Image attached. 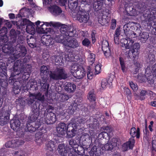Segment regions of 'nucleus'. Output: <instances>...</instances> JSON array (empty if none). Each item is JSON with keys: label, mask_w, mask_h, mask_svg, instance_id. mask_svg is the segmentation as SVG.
I'll return each mask as SVG.
<instances>
[{"label": "nucleus", "mask_w": 156, "mask_h": 156, "mask_svg": "<svg viewBox=\"0 0 156 156\" xmlns=\"http://www.w3.org/2000/svg\"><path fill=\"white\" fill-rule=\"evenodd\" d=\"M20 34V31H17L13 29L11 30L9 35V45H6L2 48V52L0 54V60L7 59L6 61L9 63H12L15 61L13 57H9L14 49L16 50L17 53L13 57L16 59L20 57H24L27 53L25 47L19 44H17L16 41L18 36Z\"/></svg>", "instance_id": "obj_1"}, {"label": "nucleus", "mask_w": 156, "mask_h": 156, "mask_svg": "<svg viewBox=\"0 0 156 156\" xmlns=\"http://www.w3.org/2000/svg\"><path fill=\"white\" fill-rule=\"evenodd\" d=\"M39 128H40V130L35 134V140L36 143L40 144L45 140L44 136L47 131L46 127H25V129L24 127H0V131L3 134L10 136L13 134V131H15L17 136L24 138L25 135L27 132H34Z\"/></svg>", "instance_id": "obj_2"}, {"label": "nucleus", "mask_w": 156, "mask_h": 156, "mask_svg": "<svg viewBox=\"0 0 156 156\" xmlns=\"http://www.w3.org/2000/svg\"><path fill=\"white\" fill-rule=\"evenodd\" d=\"M82 145L84 146L86 150H88L91 146H93L89 152L90 156H99L101 154V150H104L100 146L99 139L91 137L87 134H84L80 137V141Z\"/></svg>", "instance_id": "obj_3"}, {"label": "nucleus", "mask_w": 156, "mask_h": 156, "mask_svg": "<svg viewBox=\"0 0 156 156\" xmlns=\"http://www.w3.org/2000/svg\"><path fill=\"white\" fill-rule=\"evenodd\" d=\"M7 69L0 70V108L3 100L7 96L6 91L8 86Z\"/></svg>", "instance_id": "obj_4"}, {"label": "nucleus", "mask_w": 156, "mask_h": 156, "mask_svg": "<svg viewBox=\"0 0 156 156\" xmlns=\"http://www.w3.org/2000/svg\"><path fill=\"white\" fill-rule=\"evenodd\" d=\"M90 5L81 3V6L80 7L81 9L77 12L76 15L77 20L80 23H86L89 20L90 16L89 13L87 12L88 10L87 7H88Z\"/></svg>", "instance_id": "obj_5"}, {"label": "nucleus", "mask_w": 156, "mask_h": 156, "mask_svg": "<svg viewBox=\"0 0 156 156\" xmlns=\"http://www.w3.org/2000/svg\"><path fill=\"white\" fill-rule=\"evenodd\" d=\"M49 77L51 80H61L67 79L68 75L63 68L57 67L54 70L50 71Z\"/></svg>", "instance_id": "obj_6"}, {"label": "nucleus", "mask_w": 156, "mask_h": 156, "mask_svg": "<svg viewBox=\"0 0 156 156\" xmlns=\"http://www.w3.org/2000/svg\"><path fill=\"white\" fill-rule=\"evenodd\" d=\"M71 72L73 73L75 72L76 74L74 75V77L79 79H83L86 74L85 70L81 65H73L71 67Z\"/></svg>", "instance_id": "obj_7"}, {"label": "nucleus", "mask_w": 156, "mask_h": 156, "mask_svg": "<svg viewBox=\"0 0 156 156\" xmlns=\"http://www.w3.org/2000/svg\"><path fill=\"white\" fill-rule=\"evenodd\" d=\"M18 84L21 89L24 90H36L37 89V84L36 82H28V81L18 80Z\"/></svg>", "instance_id": "obj_8"}, {"label": "nucleus", "mask_w": 156, "mask_h": 156, "mask_svg": "<svg viewBox=\"0 0 156 156\" xmlns=\"http://www.w3.org/2000/svg\"><path fill=\"white\" fill-rule=\"evenodd\" d=\"M60 31L61 34H65L69 37H73L76 35V30L73 26L70 25H62L60 28Z\"/></svg>", "instance_id": "obj_9"}, {"label": "nucleus", "mask_w": 156, "mask_h": 156, "mask_svg": "<svg viewBox=\"0 0 156 156\" xmlns=\"http://www.w3.org/2000/svg\"><path fill=\"white\" fill-rule=\"evenodd\" d=\"M153 75V76L156 77V63L151 68L147 67L146 69V73L145 76L148 80V82L150 81L149 83H153V80L152 79Z\"/></svg>", "instance_id": "obj_10"}, {"label": "nucleus", "mask_w": 156, "mask_h": 156, "mask_svg": "<svg viewBox=\"0 0 156 156\" xmlns=\"http://www.w3.org/2000/svg\"><path fill=\"white\" fill-rule=\"evenodd\" d=\"M10 114L8 110L2 109L0 111V125L4 126L8 123Z\"/></svg>", "instance_id": "obj_11"}, {"label": "nucleus", "mask_w": 156, "mask_h": 156, "mask_svg": "<svg viewBox=\"0 0 156 156\" xmlns=\"http://www.w3.org/2000/svg\"><path fill=\"white\" fill-rule=\"evenodd\" d=\"M58 153L61 156H67L72 151L69 147L65 146L64 144H60L58 147Z\"/></svg>", "instance_id": "obj_12"}, {"label": "nucleus", "mask_w": 156, "mask_h": 156, "mask_svg": "<svg viewBox=\"0 0 156 156\" xmlns=\"http://www.w3.org/2000/svg\"><path fill=\"white\" fill-rule=\"evenodd\" d=\"M78 0H69L68 1V7L72 12L73 13H76L80 10V5L78 6ZM81 3V2H80Z\"/></svg>", "instance_id": "obj_13"}, {"label": "nucleus", "mask_w": 156, "mask_h": 156, "mask_svg": "<svg viewBox=\"0 0 156 156\" xmlns=\"http://www.w3.org/2000/svg\"><path fill=\"white\" fill-rule=\"evenodd\" d=\"M140 45L139 43H133L131 47V49L129 51L132 53V56L130 58H132L135 59H137L139 53V50Z\"/></svg>", "instance_id": "obj_14"}, {"label": "nucleus", "mask_w": 156, "mask_h": 156, "mask_svg": "<svg viewBox=\"0 0 156 156\" xmlns=\"http://www.w3.org/2000/svg\"><path fill=\"white\" fill-rule=\"evenodd\" d=\"M144 16L146 19H154L156 18V8H151L150 9H146L144 11Z\"/></svg>", "instance_id": "obj_15"}, {"label": "nucleus", "mask_w": 156, "mask_h": 156, "mask_svg": "<svg viewBox=\"0 0 156 156\" xmlns=\"http://www.w3.org/2000/svg\"><path fill=\"white\" fill-rule=\"evenodd\" d=\"M113 134L112 132H110L108 136H109V141L108 143V151H112L114 147L116 146L117 140L116 138L112 137Z\"/></svg>", "instance_id": "obj_16"}, {"label": "nucleus", "mask_w": 156, "mask_h": 156, "mask_svg": "<svg viewBox=\"0 0 156 156\" xmlns=\"http://www.w3.org/2000/svg\"><path fill=\"white\" fill-rule=\"evenodd\" d=\"M86 122V119H78L76 121L75 119H73L68 124L67 127H80L83 126Z\"/></svg>", "instance_id": "obj_17"}, {"label": "nucleus", "mask_w": 156, "mask_h": 156, "mask_svg": "<svg viewBox=\"0 0 156 156\" xmlns=\"http://www.w3.org/2000/svg\"><path fill=\"white\" fill-rule=\"evenodd\" d=\"M80 44L78 41L75 38L68 39L65 46L73 49L77 48L80 46Z\"/></svg>", "instance_id": "obj_18"}, {"label": "nucleus", "mask_w": 156, "mask_h": 156, "mask_svg": "<svg viewBox=\"0 0 156 156\" xmlns=\"http://www.w3.org/2000/svg\"><path fill=\"white\" fill-rule=\"evenodd\" d=\"M85 148L84 146H79L78 145L77 147L75 148L73 151H72L69 154H71L73 155L77 156V155H83L85 153Z\"/></svg>", "instance_id": "obj_19"}, {"label": "nucleus", "mask_w": 156, "mask_h": 156, "mask_svg": "<svg viewBox=\"0 0 156 156\" xmlns=\"http://www.w3.org/2000/svg\"><path fill=\"white\" fill-rule=\"evenodd\" d=\"M38 85L40 86L41 90L45 92V94H47L49 88V85L48 84L47 80L44 79L42 78L41 80H39L38 81Z\"/></svg>", "instance_id": "obj_20"}, {"label": "nucleus", "mask_w": 156, "mask_h": 156, "mask_svg": "<svg viewBox=\"0 0 156 156\" xmlns=\"http://www.w3.org/2000/svg\"><path fill=\"white\" fill-rule=\"evenodd\" d=\"M93 118V123H92V127H99L100 126V122H101L102 120H103L104 118V116L102 115H99L96 114L94 116V117H90V119H92Z\"/></svg>", "instance_id": "obj_21"}, {"label": "nucleus", "mask_w": 156, "mask_h": 156, "mask_svg": "<svg viewBox=\"0 0 156 156\" xmlns=\"http://www.w3.org/2000/svg\"><path fill=\"white\" fill-rule=\"evenodd\" d=\"M31 70V66L28 68L27 70H24L19 74H20V79H21L22 80H18L28 81L30 75Z\"/></svg>", "instance_id": "obj_22"}, {"label": "nucleus", "mask_w": 156, "mask_h": 156, "mask_svg": "<svg viewBox=\"0 0 156 156\" xmlns=\"http://www.w3.org/2000/svg\"><path fill=\"white\" fill-rule=\"evenodd\" d=\"M120 42L122 47H124L126 49H129L130 48L134 41L131 39L123 38L121 40Z\"/></svg>", "instance_id": "obj_23"}, {"label": "nucleus", "mask_w": 156, "mask_h": 156, "mask_svg": "<svg viewBox=\"0 0 156 156\" xmlns=\"http://www.w3.org/2000/svg\"><path fill=\"white\" fill-rule=\"evenodd\" d=\"M135 140L133 137L130 138L128 141L124 143L122 145V150L126 151L128 149H132L134 145Z\"/></svg>", "instance_id": "obj_24"}, {"label": "nucleus", "mask_w": 156, "mask_h": 156, "mask_svg": "<svg viewBox=\"0 0 156 156\" xmlns=\"http://www.w3.org/2000/svg\"><path fill=\"white\" fill-rule=\"evenodd\" d=\"M41 41L46 46H50L53 43V40L50 35H44L41 38Z\"/></svg>", "instance_id": "obj_25"}, {"label": "nucleus", "mask_w": 156, "mask_h": 156, "mask_svg": "<svg viewBox=\"0 0 156 156\" xmlns=\"http://www.w3.org/2000/svg\"><path fill=\"white\" fill-rule=\"evenodd\" d=\"M126 27H127V24L125 25L123 27L124 33L127 37L126 39H129V38L130 39L134 38L139 35L140 33L138 34H137L132 30H127L126 31Z\"/></svg>", "instance_id": "obj_26"}, {"label": "nucleus", "mask_w": 156, "mask_h": 156, "mask_svg": "<svg viewBox=\"0 0 156 156\" xmlns=\"http://www.w3.org/2000/svg\"><path fill=\"white\" fill-rule=\"evenodd\" d=\"M20 74V73L19 71H14L13 73L11 74V76L9 78L8 82L9 84L11 85L14 84L15 85L18 84V80L17 81V80L15 78L17 75L18 76Z\"/></svg>", "instance_id": "obj_27"}, {"label": "nucleus", "mask_w": 156, "mask_h": 156, "mask_svg": "<svg viewBox=\"0 0 156 156\" xmlns=\"http://www.w3.org/2000/svg\"><path fill=\"white\" fill-rule=\"evenodd\" d=\"M56 129L54 130V135L56 136L62 138H63L66 133V127H55Z\"/></svg>", "instance_id": "obj_28"}, {"label": "nucleus", "mask_w": 156, "mask_h": 156, "mask_svg": "<svg viewBox=\"0 0 156 156\" xmlns=\"http://www.w3.org/2000/svg\"><path fill=\"white\" fill-rule=\"evenodd\" d=\"M49 10L52 14L55 16L59 15L62 12L61 8L56 5L51 6L49 8Z\"/></svg>", "instance_id": "obj_29"}, {"label": "nucleus", "mask_w": 156, "mask_h": 156, "mask_svg": "<svg viewBox=\"0 0 156 156\" xmlns=\"http://www.w3.org/2000/svg\"><path fill=\"white\" fill-rule=\"evenodd\" d=\"M31 22L29 20L26 18L23 19L22 21H18L16 22L17 28L18 29H20L23 28V26L28 25L30 24V23H31Z\"/></svg>", "instance_id": "obj_30"}, {"label": "nucleus", "mask_w": 156, "mask_h": 156, "mask_svg": "<svg viewBox=\"0 0 156 156\" xmlns=\"http://www.w3.org/2000/svg\"><path fill=\"white\" fill-rule=\"evenodd\" d=\"M55 143L52 140H50L47 142L46 144V148L47 150L50 151V153L48 152L49 154H52L53 155V151L55 149Z\"/></svg>", "instance_id": "obj_31"}, {"label": "nucleus", "mask_w": 156, "mask_h": 156, "mask_svg": "<svg viewBox=\"0 0 156 156\" xmlns=\"http://www.w3.org/2000/svg\"><path fill=\"white\" fill-rule=\"evenodd\" d=\"M76 85L73 83L68 82L65 84L64 89L69 93L73 92L76 89Z\"/></svg>", "instance_id": "obj_32"}, {"label": "nucleus", "mask_w": 156, "mask_h": 156, "mask_svg": "<svg viewBox=\"0 0 156 156\" xmlns=\"http://www.w3.org/2000/svg\"><path fill=\"white\" fill-rule=\"evenodd\" d=\"M71 97V95H68L66 94H61L57 96L58 101L62 102H66Z\"/></svg>", "instance_id": "obj_33"}, {"label": "nucleus", "mask_w": 156, "mask_h": 156, "mask_svg": "<svg viewBox=\"0 0 156 156\" xmlns=\"http://www.w3.org/2000/svg\"><path fill=\"white\" fill-rule=\"evenodd\" d=\"M69 127H66V132L67 134V136L68 138H70L74 136L77 133V127H73V129L71 130H68Z\"/></svg>", "instance_id": "obj_34"}, {"label": "nucleus", "mask_w": 156, "mask_h": 156, "mask_svg": "<svg viewBox=\"0 0 156 156\" xmlns=\"http://www.w3.org/2000/svg\"><path fill=\"white\" fill-rule=\"evenodd\" d=\"M39 115L38 113L32 112L30 114L29 117V120L27 122L28 123H26L27 127H29L28 126V123H31L34 122L38 118Z\"/></svg>", "instance_id": "obj_35"}, {"label": "nucleus", "mask_w": 156, "mask_h": 156, "mask_svg": "<svg viewBox=\"0 0 156 156\" xmlns=\"http://www.w3.org/2000/svg\"><path fill=\"white\" fill-rule=\"evenodd\" d=\"M14 71H19L20 73V71L18 70L19 69L20 70L23 66V62L22 60L19 59L16 60L14 63Z\"/></svg>", "instance_id": "obj_36"}, {"label": "nucleus", "mask_w": 156, "mask_h": 156, "mask_svg": "<svg viewBox=\"0 0 156 156\" xmlns=\"http://www.w3.org/2000/svg\"><path fill=\"white\" fill-rule=\"evenodd\" d=\"M130 134L134 139L135 136H136L137 138L140 137V129L139 127L136 129L135 127H132L130 131Z\"/></svg>", "instance_id": "obj_37"}, {"label": "nucleus", "mask_w": 156, "mask_h": 156, "mask_svg": "<svg viewBox=\"0 0 156 156\" xmlns=\"http://www.w3.org/2000/svg\"><path fill=\"white\" fill-rule=\"evenodd\" d=\"M66 61H76L75 60V57L72 51L67 52L65 56Z\"/></svg>", "instance_id": "obj_38"}, {"label": "nucleus", "mask_w": 156, "mask_h": 156, "mask_svg": "<svg viewBox=\"0 0 156 156\" xmlns=\"http://www.w3.org/2000/svg\"><path fill=\"white\" fill-rule=\"evenodd\" d=\"M49 119H47L45 121V123L48 124H51L54 123L56 120L55 114L51 112Z\"/></svg>", "instance_id": "obj_39"}, {"label": "nucleus", "mask_w": 156, "mask_h": 156, "mask_svg": "<svg viewBox=\"0 0 156 156\" xmlns=\"http://www.w3.org/2000/svg\"><path fill=\"white\" fill-rule=\"evenodd\" d=\"M87 99L91 102H95L96 100V95L94 90L90 91L87 96Z\"/></svg>", "instance_id": "obj_40"}, {"label": "nucleus", "mask_w": 156, "mask_h": 156, "mask_svg": "<svg viewBox=\"0 0 156 156\" xmlns=\"http://www.w3.org/2000/svg\"><path fill=\"white\" fill-rule=\"evenodd\" d=\"M0 45L2 46V47H4L6 45H9V42L8 44L6 43L8 41V38L7 36H0ZM3 47H2V48Z\"/></svg>", "instance_id": "obj_41"}, {"label": "nucleus", "mask_w": 156, "mask_h": 156, "mask_svg": "<svg viewBox=\"0 0 156 156\" xmlns=\"http://www.w3.org/2000/svg\"><path fill=\"white\" fill-rule=\"evenodd\" d=\"M104 0H95L94 1V3L93 4V6L97 9L98 10L101 8L102 5H103V1Z\"/></svg>", "instance_id": "obj_42"}, {"label": "nucleus", "mask_w": 156, "mask_h": 156, "mask_svg": "<svg viewBox=\"0 0 156 156\" xmlns=\"http://www.w3.org/2000/svg\"><path fill=\"white\" fill-rule=\"evenodd\" d=\"M30 24L26 26V30L27 32L29 33H34L35 32V25L32 22Z\"/></svg>", "instance_id": "obj_43"}, {"label": "nucleus", "mask_w": 156, "mask_h": 156, "mask_svg": "<svg viewBox=\"0 0 156 156\" xmlns=\"http://www.w3.org/2000/svg\"><path fill=\"white\" fill-rule=\"evenodd\" d=\"M40 104L38 102L36 101L33 105L31 106L32 112L39 113V106Z\"/></svg>", "instance_id": "obj_44"}, {"label": "nucleus", "mask_w": 156, "mask_h": 156, "mask_svg": "<svg viewBox=\"0 0 156 156\" xmlns=\"http://www.w3.org/2000/svg\"><path fill=\"white\" fill-rule=\"evenodd\" d=\"M149 37V35L148 33L146 32H143L140 35V40L143 43H145L146 42Z\"/></svg>", "instance_id": "obj_45"}, {"label": "nucleus", "mask_w": 156, "mask_h": 156, "mask_svg": "<svg viewBox=\"0 0 156 156\" xmlns=\"http://www.w3.org/2000/svg\"><path fill=\"white\" fill-rule=\"evenodd\" d=\"M26 103V99L22 97L16 99V103L17 105H19L20 106H24Z\"/></svg>", "instance_id": "obj_46"}, {"label": "nucleus", "mask_w": 156, "mask_h": 156, "mask_svg": "<svg viewBox=\"0 0 156 156\" xmlns=\"http://www.w3.org/2000/svg\"><path fill=\"white\" fill-rule=\"evenodd\" d=\"M44 25V23H43L40 25V27H36V30L37 32L39 34H44L46 32L47 28H44L43 26Z\"/></svg>", "instance_id": "obj_47"}, {"label": "nucleus", "mask_w": 156, "mask_h": 156, "mask_svg": "<svg viewBox=\"0 0 156 156\" xmlns=\"http://www.w3.org/2000/svg\"><path fill=\"white\" fill-rule=\"evenodd\" d=\"M34 97L35 99L41 102L44 101L45 99V97L44 95H42L41 93H38L36 94H34Z\"/></svg>", "instance_id": "obj_48"}, {"label": "nucleus", "mask_w": 156, "mask_h": 156, "mask_svg": "<svg viewBox=\"0 0 156 156\" xmlns=\"http://www.w3.org/2000/svg\"><path fill=\"white\" fill-rule=\"evenodd\" d=\"M20 122L18 119H13L10 121V127H20Z\"/></svg>", "instance_id": "obj_49"}, {"label": "nucleus", "mask_w": 156, "mask_h": 156, "mask_svg": "<svg viewBox=\"0 0 156 156\" xmlns=\"http://www.w3.org/2000/svg\"><path fill=\"white\" fill-rule=\"evenodd\" d=\"M62 58L60 55H54L53 60H55L56 65H61L62 60Z\"/></svg>", "instance_id": "obj_50"}, {"label": "nucleus", "mask_w": 156, "mask_h": 156, "mask_svg": "<svg viewBox=\"0 0 156 156\" xmlns=\"http://www.w3.org/2000/svg\"><path fill=\"white\" fill-rule=\"evenodd\" d=\"M14 143H13L14 148H17L20 146L23 145L24 143V140H19L15 139L13 140Z\"/></svg>", "instance_id": "obj_51"}, {"label": "nucleus", "mask_w": 156, "mask_h": 156, "mask_svg": "<svg viewBox=\"0 0 156 156\" xmlns=\"http://www.w3.org/2000/svg\"><path fill=\"white\" fill-rule=\"evenodd\" d=\"M69 143L70 146L72 147V148H70L71 151H73L74 149L77 147V146H78V145L76 140L73 139L70 140L69 141Z\"/></svg>", "instance_id": "obj_52"}, {"label": "nucleus", "mask_w": 156, "mask_h": 156, "mask_svg": "<svg viewBox=\"0 0 156 156\" xmlns=\"http://www.w3.org/2000/svg\"><path fill=\"white\" fill-rule=\"evenodd\" d=\"M26 103L28 105H31L35 101V99L34 97V94H30L29 98L27 99H26Z\"/></svg>", "instance_id": "obj_53"}, {"label": "nucleus", "mask_w": 156, "mask_h": 156, "mask_svg": "<svg viewBox=\"0 0 156 156\" xmlns=\"http://www.w3.org/2000/svg\"><path fill=\"white\" fill-rule=\"evenodd\" d=\"M41 74V76L47 74L48 72V70L47 67L45 66H42L40 69Z\"/></svg>", "instance_id": "obj_54"}, {"label": "nucleus", "mask_w": 156, "mask_h": 156, "mask_svg": "<svg viewBox=\"0 0 156 156\" xmlns=\"http://www.w3.org/2000/svg\"><path fill=\"white\" fill-rule=\"evenodd\" d=\"M67 37V36H65V34H60V43L64 44L65 45L67 41L68 40V39L66 38Z\"/></svg>", "instance_id": "obj_55"}, {"label": "nucleus", "mask_w": 156, "mask_h": 156, "mask_svg": "<svg viewBox=\"0 0 156 156\" xmlns=\"http://www.w3.org/2000/svg\"><path fill=\"white\" fill-rule=\"evenodd\" d=\"M87 78L89 79H91L93 76V74L91 72V68L90 66H88L87 69Z\"/></svg>", "instance_id": "obj_56"}, {"label": "nucleus", "mask_w": 156, "mask_h": 156, "mask_svg": "<svg viewBox=\"0 0 156 156\" xmlns=\"http://www.w3.org/2000/svg\"><path fill=\"white\" fill-rule=\"evenodd\" d=\"M21 89V88L19 84H17L16 85L15 84L13 87V92L15 94H17L20 93Z\"/></svg>", "instance_id": "obj_57"}, {"label": "nucleus", "mask_w": 156, "mask_h": 156, "mask_svg": "<svg viewBox=\"0 0 156 156\" xmlns=\"http://www.w3.org/2000/svg\"><path fill=\"white\" fill-rule=\"evenodd\" d=\"M95 55L94 53H90L88 56V60L91 64H92L95 62Z\"/></svg>", "instance_id": "obj_58"}, {"label": "nucleus", "mask_w": 156, "mask_h": 156, "mask_svg": "<svg viewBox=\"0 0 156 156\" xmlns=\"http://www.w3.org/2000/svg\"><path fill=\"white\" fill-rule=\"evenodd\" d=\"M7 28L5 27H3L0 30V36H7Z\"/></svg>", "instance_id": "obj_59"}, {"label": "nucleus", "mask_w": 156, "mask_h": 156, "mask_svg": "<svg viewBox=\"0 0 156 156\" xmlns=\"http://www.w3.org/2000/svg\"><path fill=\"white\" fill-rule=\"evenodd\" d=\"M107 15H104V14H103L101 20L102 22L100 23L102 25H105L107 24Z\"/></svg>", "instance_id": "obj_60"}, {"label": "nucleus", "mask_w": 156, "mask_h": 156, "mask_svg": "<svg viewBox=\"0 0 156 156\" xmlns=\"http://www.w3.org/2000/svg\"><path fill=\"white\" fill-rule=\"evenodd\" d=\"M91 42L89 41L88 39L87 38H85L82 41V44L85 46L88 47L90 44Z\"/></svg>", "instance_id": "obj_61"}, {"label": "nucleus", "mask_w": 156, "mask_h": 156, "mask_svg": "<svg viewBox=\"0 0 156 156\" xmlns=\"http://www.w3.org/2000/svg\"><path fill=\"white\" fill-rule=\"evenodd\" d=\"M14 141H13V140L8 141L5 144V147L7 148H14L13 144V143H14Z\"/></svg>", "instance_id": "obj_62"}, {"label": "nucleus", "mask_w": 156, "mask_h": 156, "mask_svg": "<svg viewBox=\"0 0 156 156\" xmlns=\"http://www.w3.org/2000/svg\"><path fill=\"white\" fill-rule=\"evenodd\" d=\"M129 85L131 88L134 91H136L138 89V88L137 85L134 83L132 81L129 82Z\"/></svg>", "instance_id": "obj_63"}, {"label": "nucleus", "mask_w": 156, "mask_h": 156, "mask_svg": "<svg viewBox=\"0 0 156 156\" xmlns=\"http://www.w3.org/2000/svg\"><path fill=\"white\" fill-rule=\"evenodd\" d=\"M18 38L17 39V41H16L17 44H22L23 41V38L22 35H18Z\"/></svg>", "instance_id": "obj_64"}]
</instances>
